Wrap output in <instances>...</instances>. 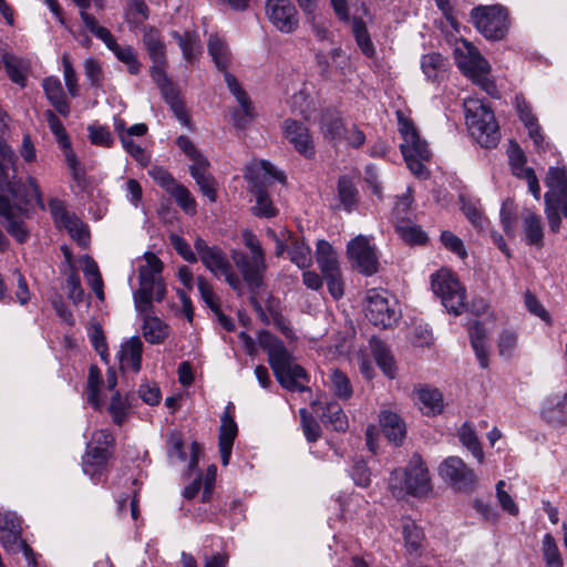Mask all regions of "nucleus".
<instances>
[{
    "label": "nucleus",
    "instance_id": "864d4df0",
    "mask_svg": "<svg viewBox=\"0 0 567 567\" xmlns=\"http://www.w3.org/2000/svg\"><path fill=\"white\" fill-rule=\"evenodd\" d=\"M84 276L87 280L89 285L91 286L92 290L95 292L96 297L99 299L104 298L103 293V281L102 277L97 267V264L89 256L84 258Z\"/></svg>",
    "mask_w": 567,
    "mask_h": 567
},
{
    "label": "nucleus",
    "instance_id": "e2e57ef3",
    "mask_svg": "<svg viewBox=\"0 0 567 567\" xmlns=\"http://www.w3.org/2000/svg\"><path fill=\"white\" fill-rule=\"evenodd\" d=\"M338 194L341 203L350 209L351 206L357 202V189L352 183V181L347 177L342 176L339 178L338 182Z\"/></svg>",
    "mask_w": 567,
    "mask_h": 567
},
{
    "label": "nucleus",
    "instance_id": "58836bf2",
    "mask_svg": "<svg viewBox=\"0 0 567 567\" xmlns=\"http://www.w3.org/2000/svg\"><path fill=\"white\" fill-rule=\"evenodd\" d=\"M316 259L322 275L340 270L337 254L332 246L326 240L317 243Z\"/></svg>",
    "mask_w": 567,
    "mask_h": 567
},
{
    "label": "nucleus",
    "instance_id": "338daca9",
    "mask_svg": "<svg viewBox=\"0 0 567 567\" xmlns=\"http://www.w3.org/2000/svg\"><path fill=\"white\" fill-rule=\"evenodd\" d=\"M165 63H154L151 70L152 79L155 81V83L158 85L162 95H165L167 93H171L176 90L172 81L168 79L165 72Z\"/></svg>",
    "mask_w": 567,
    "mask_h": 567
},
{
    "label": "nucleus",
    "instance_id": "2eb2a0df",
    "mask_svg": "<svg viewBox=\"0 0 567 567\" xmlns=\"http://www.w3.org/2000/svg\"><path fill=\"white\" fill-rule=\"evenodd\" d=\"M347 254L352 266L361 274L372 276L379 271L377 248L368 237L359 235L351 239L347 246Z\"/></svg>",
    "mask_w": 567,
    "mask_h": 567
},
{
    "label": "nucleus",
    "instance_id": "a18cd8bd",
    "mask_svg": "<svg viewBox=\"0 0 567 567\" xmlns=\"http://www.w3.org/2000/svg\"><path fill=\"white\" fill-rule=\"evenodd\" d=\"M321 420L339 432H344L349 426L348 417L337 402H330L326 405Z\"/></svg>",
    "mask_w": 567,
    "mask_h": 567
},
{
    "label": "nucleus",
    "instance_id": "423d86ee",
    "mask_svg": "<svg viewBox=\"0 0 567 567\" xmlns=\"http://www.w3.org/2000/svg\"><path fill=\"white\" fill-rule=\"evenodd\" d=\"M243 241L249 249L250 256L239 250H233L231 259L248 287L254 290L262 285L264 274L267 269L265 251L257 236L248 229L243 231Z\"/></svg>",
    "mask_w": 567,
    "mask_h": 567
},
{
    "label": "nucleus",
    "instance_id": "a878e982",
    "mask_svg": "<svg viewBox=\"0 0 567 567\" xmlns=\"http://www.w3.org/2000/svg\"><path fill=\"white\" fill-rule=\"evenodd\" d=\"M231 403H229L221 416V424L219 427V452L224 466L228 465L234 441L238 433L237 424L230 414Z\"/></svg>",
    "mask_w": 567,
    "mask_h": 567
},
{
    "label": "nucleus",
    "instance_id": "49530a36",
    "mask_svg": "<svg viewBox=\"0 0 567 567\" xmlns=\"http://www.w3.org/2000/svg\"><path fill=\"white\" fill-rule=\"evenodd\" d=\"M524 233L528 245L543 246V226L540 218L532 212L524 217Z\"/></svg>",
    "mask_w": 567,
    "mask_h": 567
},
{
    "label": "nucleus",
    "instance_id": "f03ea898",
    "mask_svg": "<svg viewBox=\"0 0 567 567\" xmlns=\"http://www.w3.org/2000/svg\"><path fill=\"white\" fill-rule=\"evenodd\" d=\"M258 342L268 354V361L277 381L289 391H305L306 388L301 381H308L307 372L295 362L282 341L268 331H261Z\"/></svg>",
    "mask_w": 567,
    "mask_h": 567
},
{
    "label": "nucleus",
    "instance_id": "ea45409f",
    "mask_svg": "<svg viewBox=\"0 0 567 567\" xmlns=\"http://www.w3.org/2000/svg\"><path fill=\"white\" fill-rule=\"evenodd\" d=\"M457 435L463 446L472 453L478 463H483L484 452L473 425L468 422L463 423L457 431Z\"/></svg>",
    "mask_w": 567,
    "mask_h": 567
},
{
    "label": "nucleus",
    "instance_id": "c03bdc74",
    "mask_svg": "<svg viewBox=\"0 0 567 567\" xmlns=\"http://www.w3.org/2000/svg\"><path fill=\"white\" fill-rule=\"evenodd\" d=\"M103 384L102 374L96 365H91L87 377L86 395L87 401L95 408L101 409L103 399L101 396V386Z\"/></svg>",
    "mask_w": 567,
    "mask_h": 567
},
{
    "label": "nucleus",
    "instance_id": "dca6fc26",
    "mask_svg": "<svg viewBox=\"0 0 567 567\" xmlns=\"http://www.w3.org/2000/svg\"><path fill=\"white\" fill-rule=\"evenodd\" d=\"M440 475L452 487L458 491H473L477 483V476L471 467L458 456H449L440 467Z\"/></svg>",
    "mask_w": 567,
    "mask_h": 567
},
{
    "label": "nucleus",
    "instance_id": "e433bc0d",
    "mask_svg": "<svg viewBox=\"0 0 567 567\" xmlns=\"http://www.w3.org/2000/svg\"><path fill=\"white\" fill-rule=\"evenodd\" d=\"M370 344L372 354L380 369L384 372L385 375L393 379L395 377L396 368L393 355L391 354L389 348L378 339H372Z\"/></svg>",
    "mask_w": 567,
    "mask_h": 567
},
{
    "label": "nucleus",
    "instance_id": "de8ad7c7",
    "mask_svg": "<svg viewBox=\"0 0 567 567\" xmlns=\"http://www.w3.org/2000/svg\"><path fill=\"white\" fill-rule=\"evenodd\" d=\"M145 264L138 268V279L164 281L162 278L163 262L153 252L144 254Z\"/></svg>",
    "mask_w": 567,
    "mask_h": 567
},
{
    "label": "nucleus",
    "instance_id": "7ed1b4c3",
    "mask_svg": "<svg viewBox=\"0 0 567 567\" xmlns=\"http://www.w3.org/2000/svg\"><path fill=\"white\" fill-rule=\"evenodd\" d=\"M80 9L81 19L85 28L97 39L104 42L106 48L111 50L116 59L127 66V71L136 75L141 72V62L137 59L136 51L131 45H121L116 42L109 29L97 23L96 19L87 12L91 0H72ZM97 10L104 9V0H92Z\"/></svg>",
    "mask_w": 567,
    "mask_h": 567
},
{
    "label": "nucleus",
    "instance_id": "13d9d810",
    "mask_svg": "<svg viewBox=\"0 0 567 567\" xmlns=\"http://www.w3.org/2000/svg\"><path fill=\"white\" fill-rule=\"evenodd\" d=\"M2 61L10 80L20 86H24L25 74L21 61L10 53H4Z\"/></svg>",
    "mask_w": 567,
    "mask_h": 567
},
{
    "label": "nucleus",
    "instance_id": "72a5a7b5",
    "mask_svg": "<svg viewBox=\"0 0 567 567\" xmlns=\"http://www.w3.org/2000/svg\"><path fill=\"white\" fill-rule=\"evenodd\" d=\"M351 31L362 54L369 59L374 58L375 47L371 40L367 23L361 18L354 17L351 20Z\"/></svg>",
    "mask_w": 567,
    "mask_h": 567
},
{
    "label": "nucleus",
    "instance_id": "69168bd1",
    "mask_svg": "<svg viewBox=\"0 0 567 567\" xmlns=\"http://www.w3.org/2000/svg\"><path fill=\"white\" fill-rule=\"evenodd\" d=\"M176 144L185 153V155L193 162L190 166L207 164V158H205L202 155V153L196 148V146L187 136H178L176 140Z\"/></svg>",
    "mask_w": 567,
    "mask_h": 567
},
{
    "label": "nucleus",
    "instance_id": "393cba45",
    "mask_svg": "<svg viewBox=\"0 0 567 567\" xmlns=\"http://www.w3.org/2000/svg\"><path fill=\"white\" fill-rule=\"evenodd\" d=\"M224 78L229 91L234 94L239 104V107L234 113L236 125L245 127L254 115L251 102L245 91L240 87L237 79L231 73L225 70Z\"/></svg>",
    "mask_w": 567,
    "mask_h": 567
},
{
    "label": "nucleus",
    "instance_id": "4c0bfd02",
    "mask_svg": "<svg viewBox=\"0 0 567 567\" xmlns=\"http://www.w3.org/2000/svg\"><path fill=\"white\" fill-rule=\"evenodd\" d=\"M472 348L483 369L488 367V353L485 347L486 329L481 322H474L468 330Z\"/></svg>",
    "mask_w": 567,
    "mask_h": 567
},
{
    "label": "nucleus",
    "instance_id": "6ab92c4d",
    "mask_svg": "<svg viewBox=\"0 0 567 567\" xmlns=\"http://www.w3.org/2000/svg\"><path fill=\"white\" fill-rule=\"evenodd\" d=\"M34 205H37L35 200L32 202L27 212H21L14 205L10 195L0 194V216L4 219L6 229L9 235L20 244H23L29 239L30 233L25 227L23 219L16 215L14 209L18 210L20 215L28 217L30 209L33 208Z\"/></svg>",
    "mask_w": 567,
    "mask_h": 567
},
{
    "label": "nucleus",
    "instance_id": "f8f14e48",
    "mask_svg": "<svg viewBox=\"0 0 567 567\" xmlns=\"http://www.w3.org/2000/svg\"><path fill=\"white\" fill-rule=\"evenodd\" d=\"M365 317L374 326L390 328L399 320L396 301L388 291L371 289L365 297Z\"/></svg>",
    "mask_w": 567,
    "mask_h": 567
},
{
    "label": "nucleus",
    "instance_id": "6e6552de",
    "mask_svg": "<svg viewBox=\"0 0 567 567\" xmlns=\"http://www.w3.org/2000/svg\"><path fill=\"white\" fill-rule=\"evenodd\" d=\"M389 486L396 497H402L404 494L417 497L426 495L431 491V481L421 457L415 454L404 470L393 471Z\"/></svg>",
    "mask_w": 567,
    "mask_h": 567
},
{
    "label": "nucleus",
    "instance_id": "4d7b16f0",
    "mask_svg": "<svg viewBox=\"0 0 567 567\" xmlns=\"http://www.w3.org/2000/svg\"><path fill=\"white\" fill-rule=\"evenodd\" d=\"M166 447L167 456L172 463L187 461V454L184 447V440L181 433H169L166 440Z\"/></svg>",
    "mask_w": 567,
    "mask_h": 567
},
{
    "label": "nucleus",
    "instance_id": "bb28decb",
    "mask_svg": "<svg viewBox=\"0 0 567 567\" xmlns=\"http://www.w3.org/2000/svg\"><path fill=\"white\" fill-rule=\"evenodd\" d=\"M142 351L143 343L140 337H132L124 341L117 352L121 369L137 373L141 370Z\"/></svg>",
    "mask_w": 567,
    "mask_h": 567
},
{
    "label": "nucleus",
    "instance_id": "a19ab883",
    "mask_svg": "<svg viewBox=\"0 0 567 567\" xmlns=\"http://www.w3.org/2000/svg\"><path fill=\"white\" fill-rule=\"evenodd\" d=\"M173 37L177 40L184 59L190 63L194 62L202 51L198 35L192 32H185L184 34L173 32Z\"/></svg>",
    "mask_w": 567,
    "mask_h": 567
},
{
    "label": "nucleus",
    "instance_id": "9b49d317",
    "mask_svg": "<svg viewBox=\"0 0 567 567\" xmlns=\"http://www.w3.org/2000/svg\"><path fill=\"white\" fill-rule=\"evenodd\" d=\"M432 289L441 298L442 305L449 312L461 315L465 309V289L456 276L447 269H441L432 275Z\"/></svg>",
    "mask_w": 567,
    "mask_h": 567
},
{
    "label": "nucleus",
    "instance_id": "7c9ffc66",
    "mask_svg": "<svg viewBox=\"0 0 567 567\" xmlns=\"http://www.w3.org/2000/svg\"><path fill=\"white\" fill-rule=\"evenodd\" d=\"M143 315V337L152 344L163 343L169 334V327L162 319L151 316L150 312H140Z\"/></svg>",
    "mask_w": 567,
    "mask_h": 567
},
{
    "label": "nucleus",
    "instance_id": "f257e3e1",
    "mask_svg": "<svg viewBox=\"0 0 567 567\" xmlns=\"http://www.w3.org/2000/svg\"><path fill=\"white\" fill-rule=\"evenodd\" d=\"M16 155L12 148L0 138V194L10 195L14 205L27 212L33 200L44 210L45 205L38 181L28 176L25 183L16 181Z\"/></svg>",
    "mask_w": 567,
    "mask_h": 567
},
{
    "label": "nucleus",
    "instance_id": "0e129e2a",
    "mask_svg": "<svg viewBox=\"0 0 567 567\" xmlns=\"http://www.w3.org/2000/svg\"><path fill=\"white\" fill-rule=\"evenodd\" d=\"M169 194L175 198L178 206L185 213H187L189 215L195 214V212H196L195 199L186 187L178 184Z\"/></svg>",
    "mask_w": 567,
    "mask_h": 567
},
{
    "label": "nucleus",
    "instance_id": "2f4dec72",
    "mask_svg": "<svg viewBox=\"0 0 567 567\" xmlns=\"http://www.w3.org/2000/svg\"><path fill=\"white\" fill-rule=\"evenodd\" d=\"M43 90L48 100L61 115L66 116L70 113V105L65 99L62 84L58 78L49 76L43 80Z\"/></svg>",
    "mask_w": 567,
    "mask_h": 567
},
{
    "label": "nucleus",
    "instance_id": "473e14b6",
    "mask_svg": "<svg viewBox=\"0 0 567 567\" xmlns=\"http://www.w3.org/2000/svg\"><path fill=\"white\" fill-rule=\"evenodd\" d=\"M380 424L384 435L395 444L402 443L406 429L402 419L391 411H383L380 414Z\"/></svg>",
    "mask_w": 567,
    "mask_h": 567
},
{
    "label": "nucleus",
    "instance_id": "c756f323",
    "mask_svg": "<svg viewBox=\"0 0 567 567\" xmlns=\"http://www.w3.org/2000/svg\"><path fill=\"white\" fill-rule=\"evenodd\" d=\"M0 543L9 553H22L27 561V567L37 566L35 555L21 538V530H0Z\"/></svg>",
    "mask_w": 567,
    "mask_h": 567
},
{
    "label": "nucleus",
    "instance_id": "b1692460",
    "mask_svg": "<svg viewBox=\"0 0 567 567\" xmlns=\"http://www.w3.org/2000/svg\"><path fill=\"white\" fill-rule=\"evenodd\" d=\"M508 156L513 174L527 182L529 192L538 200L540 198V186L534 169L525 167L526 157L524 152L517 144H513Z\"/></svg>",
    "mask_w": 567,
    "mask_h": 567
},
{
    "label": "nucleus",
    "instance_id": "6e6d98bb",
    "mask_svg": "<svg viewBox=\"0 0 567 567\" xmlns=\"http://www.w3.org/2000/svg\"><path fill=\"white\" fill-rule=\"evenodd\" d=\"M421 68L429 80H437L445 70L444 58L440 53H429L422 56Z\"/></svg>",
    "mask_w": 567,
    "mask_h": 567
},
{
    "label": "nucleus",
    "instance_id": "79ce46f5",
    "mask_svg": "<svg viewBox=\"0 0 567 567\" xmlns=\"http://www.w3.org/2000/svg\"><path fill=\"white\" fill-rule=\"evenodd\" d=\"M320 130L324 138L330 141H341L346 131L342 120L332 112L322 115Z\"/></svg>",
    "mask_w": 567,
    "mask_h": 567
},
{
    "label": "nucleus",
    "instance_id": "f3484780",
    "mask_svg": "<svg viewBox=\"0 0 567 567\" xmlns=\"http://www.w3.org/2000/svg\"><path fill=\"white\" fill-rule=\"evenodd\" d=\"M265 11L269 22L281 33H293L299 27V14L290 0H267Z\"/></svg>",
    "mask_w": 567,
    "mask_h": 567
},
{
    "label": "nucleus",
    "instance_id": "f704fd0d",
    "mask_svg": "<svg viewBox=\"0 0 567 567\" xmlns=\"http://www.w3.org/2000/svg\"><path fill=\"white\" fill-rule=\"evenodd\" d=\"M209 162L197 166H189L192 177L196 181L203 195L210 202L216 200V181L208 173Z\"/></svg>",
    "mask_w": 567,
    "mask_h": 567
},
{
    "label": "nucleus",
    "instance_id": "1a4fd4ad",
    "mask_svg": "<svg viewBox=\"0 0 567 567\" xmlns=\"http://www.w3.org/2000/svg\"><path fill=\"white\" fill-rule=\"evenodd\" d=\"M249 172L250 178L256 188V205L254 207L255 215L266 218L275 217L278 214V210L274 206L269 195L261 189V186L267 184L270 179H277L280 183H285L286 175L267 161H260L258 164L250 167Z\"/></svg>",
    "mask_w": 567,
    "mask_h": 567
},
{
    "label": "nucleus",
    "instance_id": "c85d7f7f",
    "mask_svg": "<svg viewBox=\"0 0 567 567\" xmlns=\"http://www.w3.org/2000/svg\"><path fill=\"white\" fill-rule=\"evenodd\" d=\"M542 417L551 424L567 422V393H557L548 396L542 406Z\"/></svg>",
    "mask_w": 567,
    "mask_h": 567
},
{
    "label": "nucleus",
    "instance_id": "680f3d73",
    "mask_svg": "<svg viewBox=\"0 0 567 567\" xmlns=\"http://www.w3.org/2000/svg\"><path fill=\"white\" fill-rule=\"evenodd\" d=\"M166 103L169 105L171 110L175 114L176 118L185 126L189 124V116L187 110L184 105V102L179 97V93L177 90L163 95Z\"/></svg>",
    "mask_w": 567,
    "mask_h": 567
},
{
    "label": "nucleus",
    "instance_id": "5701e85b",
    "mask_svg": "<svg viewBox=\"0 0 567 567\" xmlns=\"http://www.w3.org/2000/svg\"><path fill=\"white\" fill-rule=\"evenodd\" d=\"M402 529L408 567H422L415 561L423 553L424 534L422 529L410 518L403 519Z\"/></svg>",
    "mask_w": 567,
    "mask_h": 567
},
{
    "label": "nucleus",
    "instance_id": "39448f33",
    "mask_svg": "<svg viewBox=\"0 0 567 567\" xmlns=\"http://www.w3.org/2000/svg\"><path fill=\"white\" fill-rule=\"evenodd\" d=\"M466 125L472 137L485 148H493L499 142V130L489 106L475 97L464 100Z\"/></svg>",
    "mask_w": 567,
    "mask_h": 567
},
{
    "label": "nucleus",
    "instance_id": "20e7f679",
    "mask_svg": "<svg viewBox=\"0 0 567 567\" xmlns=\"http://www.w3.org/2000/svg\"><path fill=\"white\" fill-rule=\"evenodd\" d=\"M398 118V131L403 138L400 145L402 155L409 169L420 178H426L429 172L424 165L431 158V151L427 143L420 137L419 131L411 118L402 111L395 112Z\"/></svg>",
    "mask_w": 567,
    "mask_h": 567
},
{
    "label": "nucleus",
    "instance_id": "8fccbe9b",
    "mask_svg": "<svg viewBox=\"0 0 567 567\" xmlns=\"http://www.w3.org/2000/svg\"><path fill=\"white\" fill-rule=\"evenodd\" d=\"M148 19V8L143 0H131L125 9V21L131 29H137Z\"/></svg>",
    "mask_w": 567,
    "mask_h": 567
},
{
    "label": "nucleus",
    "instance_id": "0eeeda50",
    "mask_svg": "<svg viewBox=\"0 0 567 567\" xmlns=\"http://www.w3.org/2000/svg\"><path fill=\"white\" fill-rule=\"evenodd\" d=\"M454 59L462 73L480 85L486 93L494 95L496 86L489 79L491 66L476 47L462 40L454 49Z\"/></svg>",
    "mask_w": 567,
    "mask_h": 567
},
{
    "label": "nucleus",
    "instance_id": "c9c22d12",
    "mask_svg": "<svg viewBox=\"0 0 567 567\" xmlns=\"http://www.w3.org/2000/svg\"><path fill=\"white\" fill-rule=\"evenodd\" d=\"M208 53L212 56L217 69L225 71L230 63L231 53L226 41L217 34H212L208 39Z\"/></svg>",
    "mask_w": 567,
    "mask_h": 567
},
{
    "label": "nucleus",
    "instance_id": "09e8293b",
    "mask_svg": "<svg viewBox=\"0 0 567 567\" xmlns=\"http://www.w3.org/2000/svg\"><path fill=\"white\" fill-rule=\"evenodd\" d=\"M395 229L401 238L409 244H424L427 239L426 234L414 225L410 218L399 219Z\"/></svg>",
    "mask_w": 567,
    "mask_h": 567
},
{
    "label": "nucleus",
    "instance_id": "37998d69",
    "mask_svg": "<svg viewBox=\"0 0 567 567\" xmlns=\"http://www.w3.org/2000/svg\"><path fill=\"white\" fill-rule=\"evenodd\" d=\"M143 42L153 63L166 62L165 47L157 30L153 28L145 30Z\"/></svg>",
    "mask_w": 567,
    "mask_h": 567
},
{
    "label": "nucleus",
    "instance_id": "cd10ccee",
    "mask_svg": "<svg viewBox=\"0 0 567 567\" xmlns=\"http://www.w3.org/2000/svg\"><path fill=\"white\" fill-rule=\"evenodd\" d=\"M414 392L423 414L434 416L442 413L444 403L440 390L420 384L414 389Z\"/></svg>",
    "mask_w": 567,
    "mask_h": 567
},
{
    "label": "nucleus",
    "instance_id": "4468645a",
    "mask_svg": "<svg viewBox=\"0 0 567 567\" xmlns=\"http://www.w3.org/2000/svg\"><path fill=\"white\" fill-rule=\"evenodd\" d=\"M113 442L114 437L107 430H99L93 433L92 440L87 444V451L83 456V472L92 480H100Z\"/></svg>",
    "mask_w": 567,
    "mask_h": 567
},
{
    "label": "nucleus",
    "instance_id": "412c9836",
    "mask_svg": "<svg viewBox=\"0 0 567 567\" xmlns=\"http://www.w3.org/2000/svg\"><path fill=\"white\" fill-rule=\"evenodd\" d=\"M285 138L293 146V148L305 156L312 158L316 154L315 144L309 128L296 120L288 118L282 125Z\"/></svg>",
    "mask_w": 567,
    "mask_h": 567
},
{
    "label": "nucleus",
    "instance_id": "a211bd4d",
    "mask_svg": "<svg viewBox=\"0 0 567 567\" xmlns=\"http://www.w3.org/2000/svg\"><path fill=\"white\" fill-rule=\"evenodd\" d=\"M49 209L59 227H63L82 246L87 244L90 237L87 227L78 216L66 209L62 200L52 198L49 202Z\"/></svg>",
    "mask_w": 567,
    "mask_h": 567
},
{
    "label": "nucleus",
    "instance_id": "5fc2aeb1",
    "mask_svg": "<svg viewBox=\"0 0 567 567\" xmlns=\"http://www.w3.org/2000/svg\"><path fill=\"white\" fill-rule=\"evenodd\" d=\"M542 553L546 567H563L564 561L558 546L550 534H546L542 543Z\"/></svg>",
    "mask_w": 567,
    "mask_h": 567
},
{
    "label": "nucleus",
    "instance_id": "3c124183",
    "mask_svg": "<svg viewBox=\"0 0 567 567\" xmlns=\"http://www.w3.org/2000/svg\"><path fill=\"white\" fill-rule=\"evenodd\" d=\"M330 390L336 396L347 400L352 395V386L349 378L338 369L331 370L328 375Z\"/></svg>",
    "mask_w": 567,
    "mask_h": 567
},
{
    "label": "nucleus",
    "instance_id": "bf43d9fd",
    "mask_svg": "<svg viewBox=\"0 0 567 567\" xmlns=\"http://www.w3.org/2000/svg\"><path fill=\"white\" fill-rule=\"evenodd\" d=\"M461 199V209L466 218L472 223L476 228L483 229L486 223L482 210L476 202H472L466 199L464 196L460 197Z\"/></svg>",
    "mask_w": 567,
    "mask_h": 567
},
{
    "label": "nucleus",
    "instance_id": "aec40b11",
    "mask_svg": "<svg viewBox=\"0 0 567 567\" xmlns=\"http://www.w3.org/2000/svg\"><path fill=\"white\" fill-rule=\"evenodd\" d=\"M44 116L47 118L51 132L56 138V142L64 152L65 162L69 168L72 171L73 178L80 182L83 177V172L79 167L76 155L71 147L70 137L66 134L62 122L51 110H47Z\"/></svg>",
    "mask_w": 567,
    "mask_h": 567
},
{
    "label": "nucleus",
    "instance_id": "052dcab7",
    "mask_svg": "<svg viewBox=\"0 0 567 567\" xmlns=\"http://www.w3.org/2000/svg\"><path fill=\"white\" fill-rule=\"evenodd\" d=\"M289 254L290 260L299 268H307L312 262L311 250L303 241L295 240Z\"/></svg>",
    "mask_w": 567,
    "mask_h": 567
},
{
    "label": "nucleus",
    "instance_id": "ddd939ff",
    "mask_svg": "<svg viewBox=\"0 0 567 567\" xmlns=\"http://www.w3.org/2000/svg\"><path fill=\"white\" fill-rule=\"evenodd\" d=\"M471 18L478 30L488 40H501L508 30V16L499 6L472 9Z\"/></svg>",
    "mask_w": 567,
    "mask_h": 567
},
{
    "label": "nucleus",
    "instance_id": "603ef678",
    "mask_svg": "<svg viewBox=\"0 0 567 567\" xmlns=\"http://www.w3.org/2000/svg\"><path fill=\"white\" fill-rule=\"evenodd\" d=\"M545 183L549 187L546 194H551V202H554L555 196L557 197V195L567 192V171L559 167H550Z\"/></svg>",
    "mask_w": 567,
    "mask_h": 567
},
{
    "label": "nucleus",
    "instance_id": "9d476101",
    "mask_svg": "<svg viewBox=\"0 0 567 567\" xmlns=\"http://www.w3.org/2000/svg\"><path fill=\"white\" fill-rule=\"evenodd\" d=\"M195 250L203 265L216 277H224L226 282L234 289H241V280L234 272L226 254L218 246H208L200 237L194 241Z\"/></svg>",
    "mask_w": 567,
    "mask_h": 567
},
{
    "label": "nucleus",
    "instance_id": "774afa93",
    "mask_svg": "<svg viewBox=\"0 0 567 567\" xmlns=\"http://www.w3.org/2000/svg\"><path fill=\"white\" fill-rule=\"evenodd\" d=\"M301 427L306 439L309 442H316L321 435L319 423L308 414L306 409L300 410Z\"/></svg>",
    "mask_w": 567,
    "mask_h": 567
},
{
    "label": "nucleus",
    "instance_id": "4be33fe9",
    "mask_svg": "<svg viewBox=\"0 0 567 567\" xmlns=\"http://www.w3.org/2000/svg\"><path fill=\"white\" fill-rule=\"evenodd\" d=\"M140 287L133 293L137 312H151L153 301L161 302L166 295L164 281L138 279Z\"/></svg>",
    "mask_w": 567,
    "mask_h": 567
}]
</instances>
